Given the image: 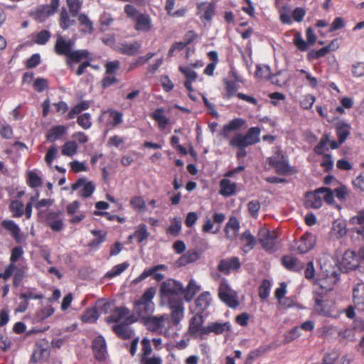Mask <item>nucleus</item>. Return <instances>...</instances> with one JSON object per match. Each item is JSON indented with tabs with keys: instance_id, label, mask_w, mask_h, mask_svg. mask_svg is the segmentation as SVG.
<instances>
[{
	"instance_id": "nucleus-31",
	"label": "nucleus",
	"mask_w": 364,
	"mask_h": 364,
	"mask_svg": "<svg viewBox=\"0 0 364 364\" xmlns=\"http://www.w3.org/2000/svg\"><path fill=\"white\" fill-rule=\"evenodd\" d=\"M163 107L157 108L150 114V117L154 119L161 129H164L169 124V119L164 115Z\"/></svg>"
},
{
	"instance_id": "nucleus-41",
	"label": "nucleus",
	"mask_w": 364,
	"mask_h": 364,
	"mask_svg": "<svg viewBox=\"0 0 364 364\" xmlns=\"http://www.w3.org/2000/svg\"><path fill=\"white\" fill-rule=\"evenodd\" d=\"M350 126L348 124L344 122L338 124L336 127V136L341 143L345 142L350 134Z\"/></svg>"
},
{
	"instance_id": "nucleus-23",
	"label": "nucleus",
	"mask_w": 364,
	"mask_h": 364,
	"mask_svg": "<svg viewBox=\"0 0 364 364\" xmlns=\"http://www.w3.org/2000/svg\"><path fill=\"white\" fill-rule=\"evenodd\" d=\"M135 30L141 32H149L152 28V21L149 14H141L134 20Z\"/></svg>"
},
{
	"instance_id": "nucleus-15",
	"label": "nucleus",
	"mask_w": 364,
	"mask_h": 364,
	"mask_svg": "<svg viewBox=\"0 0 364 364\" xmlns=\"http://www.w3.org/2000/svg\"><path fill=\"white\" fill-rule=\"evenodd\" d=\"M281 263L287 270L296 273H301L305 267L304 262L292 255H283Z\"/></svg>"
},
{
	"instance_id": "nucleus-50",
	"label": "nucleus",
	"mask_w": 364,
	"mask_h": 364,
	"mask_svg": "<svg viewBox=\"0 0 364 364\" xmlns=\"http://www.w3.org/2000/svg\"><path fill=\"white\" fill-rule=\"evenodd\" d=\"M50 37L51 33L49 31L42 30L33 37V41L38 45H46L50 39Z\"/></svg>"
},
{
	"instance_id": "nucleus-14",
	"label": "nucleus",
	"mask_w": 364,
	"mask_h": 364,
	"mask_svg": "<svg viewBox=\"0 0 364 364\" xmlns=\"http://www.w3.org/2000/svg\"><path fill=\"white\" fill-rule=\"evenodd\" d=\"M166 269L167 267L165 264H158L149 269H146L133 280V284H137L150 276H152L156 281L161 282L164 279V275L161 273H157V272Z\"/></svg>"
},
{
	"instance_id": "nucleus-30",
	"label": "nucleus",
	"mask_w": 364,
	"mask_h": 364,
	"mask_svg": "<svg viewBox=\"0 0 364 364\" xmlns=\"http://www.w3.org/2000/svg\"><path fill=\"white\" fill-rule=\"evenodd\" d=\"M220 194L224 197H229L235 194L237 185L230 179L223 178L220 181Z\"/></svg>"
},
{
	"instance_id": "nucleus-62",
	"label": "nucleus",
	"mask_w": 364,
	"mask_h": 364,
	"mask_svg": "<svg viewBox=\"0 0 364 364\" xmlns=\"http://www.w3.org/2000/svg\"><path fill=\"white\" fill-rule=\"evenodd\" d=\"M317 193L323 195V200L328 204H332L334 202L333 191L330 188L321 187L316 189Z\"/></svg>"
},
{
	"instance_id": "nucleus-11",
	"label": "nucleus",
	"mask_w": 364,
	"mask_h": 364,
	"mask_svg": "<svg viewBox=\"0 0 364 364\" xmlns=\"http://www.w3.org/2000/svg\"><path fill=\"white\" fill-rule=\"evenodd\" d=\"M136 321V316L130 315L124 320L122 323L114 325L112 327V331L121 339H130L133 336L134 331L131 327H129V325Z\"/></svg>"
},
{
	"instance_id": "nucleus-64",
	"label": "nucleus",
	"mask_w": 364,
	"mask_h": 364,
	"mask_svg": "<svg viewBox=\"0 0 364 364\" xmlns=\"http://www.w3.org/2000/svg\"><path fill=\"white\" fill-rule=\"evenodd\" d=\"M351 73L354 77L364 76V62H356L352 65Z\"/></svg>"
},
{
	"instance_id": "nucleus-60",
	"label": "nucleus",
	"mask_w": 364,
	"mask_h": 364,
	"mask_svg": "<svg viewBox=\"0 0 364 364\" xmlns=\"http://www.w3.org/2000/svg\"><path fill=\"white\" fill-rule=\"evenodd\" d=\"M271 288V283L268 279H264L259 287V296L262 300L267 299L269 297Z\"/></svg>"
},
{
	"instance_id": "nucleus-42",
	"label": "nucleus",
	"mask_w": 364,
	"mask_h": 364,
	"mask_svg": "<svg viewBox=\"0 0 364 364\" xmlns=\"http://www.w3.org/2000/svg\"><path fill=\"white\" fill-rule=\"evenodd\" d=\"M90 107V103L88 101H82L75 105L68 112L67 118L72 119L76 115L80 114L82 112L87 110Z\"/></svg>"
},
{
	"instance_id": "nucleus-51",
	"label": "nucleus",
	"mask_w": 364,
	"mask_h": 364,
	"mask_svg": "<svg viewBox=\"0 0 364 364\" xmlns=\"http://www.w3.org/2000/svg\"><path fill=\"white\" fill-rule=\"evenodd\" d=\"M99 21L100 26V30L104 32L113 23L114 18L110 14L103 12L100 16Z\"/></svg>"
},
{
	"instance_id": "nucleus-57",
	"label": "nucleus",
	"mask_w": 364,
	"mask_h": 364,
	"mask_svg": "<svg viewBox=\"0 0 364 364\" xmlns=\"http://www.w3.org/2000/svg\"><path fill=\"white\" fill-rule=\"evenodd\" d=\"M181 230V220L179 218L175 217L171 220L170 226L167 228V233L176 237Z\"/></svg>"
},
{
	"instance_id": "nucleus-46",
	"label": "nucleus",
	"mask_w": 364,
	"mask_h": 364,
	"mask_svg": "<svg viewBox=\"0 0 364 364\" xmlns=\"http://www.w3.org/2000/svg\"><path fill=\"white\" fill-rule=\"evenodd\" d=\"M141 349L139 354V359L149 357L152 353L151 341L148 338H143L141 341Z\"/></svg>"
},
{
	"instance_id": "nucleus-52",
	"label": "nucleus",
	"mask_w": 364,
	"mask_h": 364,
	"mask_svg": "<svg viewBox=\"0 0 364 364\" xmlns=\"http://www.w3.org/2000/svg\"><path fill=\"white\" fill-rule=\"evenodd\" d=\"M26 274V267H17L16 266V269H14L13 274V285L15 287H18L23 278L25 277Z\"/></svg>"
},
{
	"instance_id": "nucleus-12",
	"label": "nucleus",
	"mask_w": 364,
	"mask_h": 364,
	"mask_svg": "<svg viewBox=\"0 0 364 364\" xmlns=\"http://www.w3.org/2000/svg\"><path fill=\"white\" fill-rule=\"evenodd\" d=\"M59 0H50V4L41 5L37 7L34 12V18L40 22L53 14L59 7Z\"/></svg>"
},
{
	"instance_id": "nucleus-44",
	"label": "nucleus",
	"mask_w": 364,
	"mask_h": 364,
	"mask_svg": "<svg viewBox=\"0 0 364 364\" xmlns=\"http://www.w3.org/2000/svg\"><path fill=\"white\" fill-rule=\"evenodd\" d=\"M130 205L136 212L141 213L146 210V205L141 196H134L130 200Z\"/></svg>"
},
{
	"instance_id": "nucleus-16",
	"label": "nucleus",
	"mask_w": 364,
	"mask_h": 364,
	"mask_svg": "<svg viewBox=\"0 0 364 364\" xmlns=\"http://www.w3.org/2000/svg\"><path fill=\"white\" fill-rule=\"evenodd\" d=\"M316 242V236L309 232H305L296 243V250L299 254H305L312 250Z\"/></svg>"
},
{
	"instance_id": "nucleus-24",
	"label": "nucleus",
	"mask_w": 364,
	"mask_h": 364,
	"mask_svg": "<svg viewBox=\"0 0 364 364\" xmlns=\"http://www.w3.org/2000/svg\"><path fill=\"white\" fill-rule=\"evenodd\" d=\"M1 225L10 233L17 243L21 242V229L14 221L11 220H4L1 221Z\"/></svg>"
},
{
	"instance_id": "nucleus-7",
	"label": "nucleus",
	"mask_w": 364,
	"mask_h": 364,
	"mask_svg": "<svg viewBox=\"0 0 364 364\" xmlns=\"http://www.w3.org/2000/svg\"><path fill=\"white\" fill-rule=\"evenodd\" d=\"M331 290V288L326 289L322 284L319 289L314 294L315 305L314 309L318 314L324 316H331V307L328 304L326 293Z\"/></svg>"
},
{
	"instance_id": "nucleus-53",
	"label": "nucleus",
	"mask_w": 364,
	"mask_h": 364,
	"mask_svg": "<svg viewBox=\"0 0 364 364\" xmlns=\"http://www.w3.org/2000/svg\"><path fill=\"white\" fill-rule=\"evenodd\" d=\"M9 210L14 218H20L24 214L23 204L18 200L11 201L9 205Z\"/></svg>"
},
{
	"instance_id": "nucleus-35",
	"label": "nucleus",
	"mask_w": 364,
	"mask_h": 364,
	"mask_svg": "<svg viewBox=\"0 0 364 364\" xmlns=\"http://www.w3.org/2000/svg\"><path fill=\"white\" fill-rule=\"evenodd\" d=\"M239 229V221L235 218H231L225 228L226 237L230 240H234L237 237Z\"/></svg>"
},
{
	"instance_id": "nucleus-8",
	"label": "nucleus",
	"mask_w": 364,
	"mask_h": 364,
	"mask_svg": "<svg viewBox=\"0 0 364 364\" xmlns=\"http://www.w3.org/2000/svg\"><path fill=\"white\" fill-rule=\"evenodd\" d=\"M168 318L167 314H163L159 316H151V315L146 316L141 319L142 323L146 326V329L151 332H159L165 337H170L171 336L169 328H166L162 333L163 324L166 320Z\"/></svg>"
},
{
	"instance_id": "nucleus-55",
	"label": "nucleus",
	"mask_w": 364,
	"mask_h": 364,
	"mask_svg": "<svg viewBox=\"0 0 364 364\" xmlns=\"http://www.w3.org/2000/svg\"><path fill=\"white\" fill-rule=\"evenodd\" d=\"M55 312L54 308H53L50 305H47L46 306L42 307L40 309L36 314V318L38 321H43L50 316H52Z\"/></svg>"
},
{
	"instance_id": "nucleus-4",
	"label": "nucleus",
	"mask_w": 364,
	"mask_h": 364,
	"mask_svg": "<svg viewBox=\"0 0 364 364\" xmlns=\"http://www.w3.org/2000/svg\"><path fill=\"white\" fill-rule=\"evenodd\" d=\"M66 4L69 11L65 7H62L59 15V25L63 30H67L69 27L75 25L76 21L70 18V14L73 17L79 15L82 7L83 0H66Z\"/></svg>"
},
{
	"instance_id": "nucleus-40",
	"label": "nucleus",
	"mask_w": 364,
	"mask_h": 364,
	"mask_svg": "<svg viewBox=\"0 0 364 364\" xmlns=\"http://www.w3.org/2000/svg\"><path fill=\"white\" fill-rule=\"evenodd\" d=\"M108 114L111 120L107 122V124L112 127H117L123 122V114L119 111L108 109L102 112V114Z\"/></svg>"
},
{
	"instance_id": "nucleus-5",
	"label": "nucleus",
	"mask_w": 364,
	"mask_h": 364,
	"mask_svg": "<svg viewBox=\"0 0 364 364\" xmlns=\"http://www.w3.org/2000/svg\"><path fill=\"white\" fill-rule=\"evenodd\" d=\"M184 288L181 282L173 279H168L161 283L160 287V296L161 299H166L168 303L171 301L181 300L179 295L182 294Z\"/></svg>"
},
{
	"instance_id": "nucleus-61",
	"label": "nucleus",
	"mask_w": 364,
	"mask_h": 364,
	"mask_svg": "<svg viewBox=\"0 0 364 364\" xmlns=\"http://www.w3.org/2000/svg\"><path fill=\"white\" fill-rule=\"evenodd\" d=\"M23 250L21 246H16L11 250L10 256V263L9 264H13L14 270L16 269V262L20 258L23 257Z\"/></svg>"
},
{
	"instance_id": "nucleus-36",
	"label": "nucleus",
	"mask_w": 364,
	"mask_h": 364,
	"mask_svg": "<svg viewBox=\"0 0 364 364\" xmlns=\"http://www.w3.org/2000/svg\"><path fill=\"white\" fill-rule=\"evenodd\" d=\"M200 259V254L195 250H189L183 254L177 261L178 266H186Z\"/></svg>"
},
{
	"instance_id": "nucleus-56",
	"label": "nucleus",
	"mask_w": 364,
	"mask_h": 364,
	"mask_svg": "<svg viewBox=\"0 0 364 364\" xmlns=\"http://www.w3.org/2000/svg\"><path fill=\"white\" fill-rule=\"evenodd\" d=\"M77 151V145L74 141H68L62 146V154L64 156H73Z\"/></svg>"
},
{
	"instance_id": "nucleus-18",
	"label": "nucleus",
	"mask_w": 364,
	"mask_h": 364,
	"mask_svg": "<svg viewBox=\"0 0 364 364\" xmlns=\"http://www.w3.org/2000/svg\"><path fill=\"white\" fill-rule=\"evenodd\" d=\"M171 310V319L173 325L178 326L184 317L185 308L182 299L168 303Z\"/></svg>"
},
{
	"instance_id": "nucleus-3",
	"label": "nucleus",
	"mask_w": 364,
	"mask_h": 364,
	"mask_svg": "<svg viewBox=\"0 0 364 364\" xmlns=\"http://www.w3.org/2000/svg\"><path fill=\"white\" fill-rule=\"evenodd\" d=\"M156 290L154 287H149L145 290L141 296L134 302V313L132 315L136 316L137 321L146 316L151 315L155 309L153 299Z\"/></svg>"
},
{
	"instance_id": "nucleus-1",
	"label": "nucleus",
	"mask_w": 364,
	"mask_h": 364,
	"mask_svg": "<svg viewBox=\"0 0 364 364\" xmlns=\"http://www.w3.org/2000/svg\"><path fill=\"white\" fill-rule=\"evenodd\" d=\"M74 41L58 36L54 45V51L58 55L65 56L68 65L78 63L83 58H90V52L87 49L73 50Z\"/></svg>"
},
{
	"instance_id": "nucleus-25",
	"label": "nucleus",
	"mask_w": 364,
	"mask_h": 364,
	"mask_svg": "<svg viewBox=\"0 0 364 364\" xmlns=\"http://www.w3.org/2000/svg\"><path fill=\"white\" fill-rule=\"evenodd\" d=\"M61 214L62 213L60 211H50L48 213L46 220L48 226L53 231L59 232L63 229V220L60 218Z\"/></svg>"
},
{
	"instance_id": "nucleus-38",
	"label": "nucleus",
	"mask_w": 364,
	"mask_h": 364,
	"mask_svg": "<svg viewBox=\"0 0 364 364\" xmlns=\"http://www.w3.org/2000/svg\"><path fill=\"white\" fill-rule=\"evenodd\" d=\"M200 290V287L193 279H191L188 286L182 292L186 301H191L195 295Z\"/></svg>"
},
{
	"instance_id": "nucleus-58",
	"label": "nucleus",
	"mask_w": 364,
	"mask_h": 364,
	"mask_svg": "<svg viewBox=\"0 0 364 364\" xmlns=\"http://www.w3.org/2000/svg\"><path fill=\"white\" fill-rule=\"evenodd\" d=\"M77 124L83 129H88L92 127V117L90 113L79 115L77 119Z\"/></svg>"
},
{
	"instance_id": "nucleus-9",
	"label": "nucleus",
	"mask_w": 364,
	"mask_h": 364,
	"mask_svg": "<svg viewBox=\"0 0 364 364\" xmlns=\"http://www.w3.org/2000/svg\"><path fill=\"white\" fill-rule=\"evenodd\" d=\"M259 242L262 248L267 252L272 253L277 250L278 235L275 230L261 228L258 232Z\"/></svg>"
},
{
	"instance_id": "nucleus-59",
	"label": "nucleus",
	"mask_w": 364,
	"mask_h": 364,
	"mask_svg": "<svg viewBox=\"0 0 364 364\" xmlns=\"http://www.w3.org/2000/svg\"><path fill=\"white\" fill-rule=\"evenodd\" d=\"M179 71L186 77V81L195 82L197 79V73L190 66H179Z\"/></svg>"
},
{
	"instance_id": "nucleus-32",
	"label": "nucleus",
	"mask_w": 364,
	"mask_h": 364,
	"mask_svg": "<svg viewBox=\"0 0 364 364\" xmlns=\"http://www.w3.org/2000/svg\"><path fill=\"white\" fill-rule=\"evenodd\" d=\"M211 297L208 291H204L199 295L195 303L198 313L203 314L210 305Z\"/></svg>"
},
{
	"instance_id": "nucleus-33",
	"label": "nucleus",
	"mask_w": 364,
	"mask_h": 364,
	"mask_svg": "<svg viewBox=\"0 0 364 364\" xmlns=\"http://www.w3.org/2000/svg\"><path fill=\"white\" fill-rule=\"evenodd\" d=\"M67 128L63 125L52 127L47 132L46 139L50 142H54L66 133Z\"/></svg>"
},
{
	"instance_id": "nucleus-63",
	"label": "nucleus",
	"mask_w": 364,
	"mask_h": 364,
	"mask_svg": "<svg viewBox=\"0 0 364 364\" xmlns=\"http://www.w3.org/2000/svg\"><path fill=\"white\" fill-rule=\"evenodd\" d=\"M33 87L35 91L38 92H43L46 90L48 89L49 83L47 79L38 77L34 80Z\"/></svg>"
},
{
	"instance_id": "nucleus-47",
	"label": "nucleus",
	"mask_w": 364,
	"mask_h": 364,
	"mask_svg": "<svg viewBox=\"0 0 364 364\" xmlns=\"http://www.w3.org/2000/svg\"><path fill=\"white\" fill-rule=\"evenodd\" d=\"M330 142V134L326 133L322 135L320 141L314 147V151L318 155H323L324 151L328 150L327 144Z\"/></svg>"
},
{
	"instance_id": "nucleus-34",
	"label": "nucleus",
	"mask_w": 364,
	"mask_h": 364,
	"mask_svg": "<svg viewBox=\"0 0 364 364\" xmlns=\"http://www.w3.org/2000/svg\"><path fill=\"white\" fill-rule=\"evenodd\" d=\"M240 240L244 242L242 250L244 252L247 253L252 250L256 244L255 237L251 234L250 230H245L240 236Z\"/></svg>"
},
{
	"instance_id": "nucleus-10",
	"label": "nucleus",
	"mask_w": 364,
	"mask_h": 364,
	"mask_svg": "<svg viewBox=\"0 0 364 364\" xmlns=\"http://www.w3.org/2000/svg\"><path fill=\"white\" fill-rule=\"evenodd\" d=\"M203 323L204 318L202 314L197 313L191 318L188 332L193 338L200 341L205 340V333H203L205 326H203Z\"/></svg>"
},
{
	"instance_id": "nucleus-26",
	"label": "nucleus",
	"mask_w": 364,
	"mask_h": 364,
	"mask_svg": "<svg viewBox=\"0 0 364 364\" xmlns=\"http://www.w3.org/2000/svg\"><path fill=\"white\" fill-rule=\"evenodd\" d=\"M353 291L355 306L359 310H364V283L357 284Z\"/></svg>"
},
{
	"instance_id": "nucleus-49",
	"label": "nucleus",
	"mask_w": 364,
	"mask_h": 364,
	"mask_svg": "<svg viewBox=\"0 0 364 364\" xmlns=\"http://www.w3.org/2000/svg\"><path fill=\"white\" fill-rule=\"evenodd\" d=\"M270 164L275 168L276 171L279 174H285L290 171V166L288 163L284 160H270Z\"/></svg>"
},
{
	"instance_id": "nucleus-21",
	"label": "nucleus",
	"mask_w": 364,
	"mask_h": 364,
	"mask_svg": "<svg viewBox=\"0 0 364 364\" xmlns=\"http://www.w3.org/2000/svg\"><path fill=\"white\" fill-rule=\"evenodd\" d=\"M245 124V120L242 118H235L223 127L220 135L225 139H228L230 132L239 130Z\"/></svg>"
},
{
	"instance_id": "nucleus-45",
	"label": "nucleus",
	"mask_w": 364,
	"mask_h": 364,
	"mask_svg": "<svg viewBox=\"0 0 364 364\" xmlns=\"http://www.w3.org/2000/svg\"><path fill=\"white\" fill-rule=\"evenodd\" d=\"M26 183L31 188H38L43 185V180L35 171H29L27 173Z\"/></svg>"
},
{
	"instance_id": "nucleus-20",
	"label": "nucleus",
	"mask_w": 364,
	"mask_h": 364,
	"mask_svg": "<svg viewBox=\"0 0 364 364\" xmlns=\"http://www.w3.org/2000/svg\"><path fill=\"white\" fill-rule=\"evenodd\" d=\"M230 330V325L229 322L220 323L215 321L209 323L205 326V330H204L203 333H205V339H207L208 336L211 333H213L215 335H220L225 332L229 331Z\"/></svg>"
},
{
	"instance_id": "nucleus-27",
	"label": "nucleus",
	"mask_w": 364,
	"mask_h": 364,
	"mask_svg": "<svg viewBox=\"0 0 364 364\" xmlns=\"http://www.w3.org/2000/svg\"><path fill=\"white\" fill-rule=\"evenodd\" d=\"M80 27V31L82 34H92L94 31L92 21L85 13H81L76 16Z\"/></svg>"
},
{
	"instance_id": "nucleus-6",
	"label": "nucleus",
	"mask_w": 364,
	"mask_h": 364,
	"mask_svg": "<svg viewBox=\"0 0 364 364\" xmlns=\"http://www.w3.org/2000/svg\"><path fill=\"white\" fill-rule=\"evenodd\" d=\"M218 297L228 306L235 309L239 306L237 292L231 289L226 279L223 278L218 288Z\"/></svg>"
},
{
	"instance_id": "nucleus-37",
	"label": "nucleus",
	"mask_w": 364,
	"mask_h": 364,
	"mask_svg": "<svg viewBox=\"0 0 364 364\" xmlns=\"http://www.w3.org/2000/svg\"><path fill=\"white\" fill-rule=\"evenodd\" d=\"M341 263L347 270H354L358 266L356 256L353 252H346Z\"/></svg>"
},
{
	"instance_id": "nucleus-17",
	"label": "nucleus",
	"mask_w": 364,
	"mask_h": 364,
	"mask_svg": "<svg viewBox=\"0 0 364 364\" xmlns=\"http://www.w3.org/2000/svg\"><path fill=\"white\" fill-rule=\"evenodd\" d=\"M92 348L95 358L99 362L103 361L106 358L107 346L102 336L95 338L92 341Z\"/></svg>"
},
{
	"instance_id": "nucleus-2",
	"label": "nucleus",
	"mask_w": 364,
	"mask_h": 364,
	"mask_svg": "<svg viewBox=\"0 0 364 364\" xmlns=\"http://www.w3.org/2000/svg\"><path fill=\"white\" fill-rule=\"evenodd\" d=\"M260 132L259 127H250L245 134L238 133L230 139L229 145L232 148L237 149L236 157L238 160L247 156L246 147L259 142Z\"/></svg>"
},
{
	"instance_id": "nucleus-39",
	"label": "nucleus",
	"mask_w": 364,
	"mask_h": 364,
	"mask_svg": "<svg viewBox=\"0 0 364 364\" xmlns=\"http://www.w3.org/2000/svg\"><path fill=\"white\" fill-rule=\"evenodd\" d=\"M223 83L225 90V93L223 97L224 99L230 100L232 97L237 95L239 85L236 82L225 79L223 80Z\"/></svg>"
},
{
	"instance_id": "nucleus-29",
	"label": "nucleus",
	"mask_w": 364,
	"mask_h": 364,
	"mask_svg": "<svg viewBox=\"0 0 364 364\" xmlns=\"http://www.w3.org/2000/svg\"><path fill=\"white\" fill-rule=\"evenodd\" d=\"M129 309L126 306L116 307L112 314L106 318V321L108 323H117L122 319H124L129 316Z\"/></svg>"
},
{
	"instance_id": "nucleus-13",
	"label": "nucleus",
	"mask_w": 364,
	"mask_h": 364,
	"mask_svg": "<svg viewBox=\"0 0 364 364\" xmlns=\"http://www.w3.org/2000/svg\"><path fill=\"white\" fill-rule=\"evenodd\" d=\"M240 267V259L237 257H232L220 259L218 265V270L225 275H229L231 272H237Z\"/></svg>"
},
{
	"instance_id": "nucleus-22",
	"label": "nucleus",
	"mask_w": 364,
	"mask_h": 364,
	"mask_svg": "<svg viewBox=\"0 0 364 364\" xmlns=\"http://www.w3.org/2000/svg\"><path fill=\"white\" fill-rule=\"evenodd\" d=\"M83 187L80 196L85 198L91 196L95 191V186L90 181L86 182L85 178H79L75 183H74L71 188L73 191L77 190L78 188Z\"/></svg>"
},
{
	"instance_id": "nucleus-28",
	"label": "nucleus",
	"mask_w": 364,
	"mask_h": 364,
	"mask_svg": "<svg viewBox=\"0 0 364 364\" xmlns=\"http://www.w3.org/2000/svg\"><path fill=\"white\" fill-rule=\"evenodd\" d=\"M323 200L321 193H317L316 190L314 192H309L305 196V205L307 208H319L322 206Z\"/></svg>"
},
{
	"instance_id": "nucleus-54",
	"label": "nucleus",
	"mask_w": 364,
	"mask_h": 364,
	"mask_svg": "<svg viewBox=\"0 0 364 364\" xmlns=\"http://www.w3.org/2000/svg\"><path fill=\"white\" fill-rule=\"evenodd\" d=\"M99 317L98 311L95 308L88 309L82 314L81 320L84 323H95Z\"/></svg>"
},
{
	"instance_id": "nucleus-43",
	"label": "nucleus",
	"mask_w": 364,
	"mask_h": 364,
	"mask_svg": "<svg viewBox=\"0 0 364 364\" xmlns=\"http://www.w3.org/2000/svg\"><path fill=\"white\" fill-rule=\"evenodd\" d=\"M149 235V233L147 230L146 225L142 223L139 225L134 234L129 236V239L135 237L139 243H141L148 238Z\"/></svg>"
},
{
	"instance_id": "nucleus-48",
	"label": "nucleus",
	"mask_w": 364,
	"mask_h": 364,
	"mask_svg": "<svg viewBox=\"0 0 364 364\" xmlns=\"http://www.w3.org/2000/svg\"><path fill=\"white\" fill-rule=\"evenodd\" d=\"M129 263L128 262H124L123 263L117 264L113 267L111 270L107 272L105 277L109 279L114 278L124 272L129 267Z\"/></svg>"
},
{
	"instance_id": "nucleus-19",
	"label": "nucleus",
	"mask_w": 364,
	"mask_h": 364,
	"mask_svg": "<svg viewBox=\"0 0 364 364\" xmlns=\"http://www.w3.org/2000/svg\"><path fill=\"white\" fill-rule=\"evenodd\" d=\"M141 48V44L136 41L132 42L124 41L119 43L115 50L121 54L133 56L140 52Z\"/></svg>"
}]
</instances>
